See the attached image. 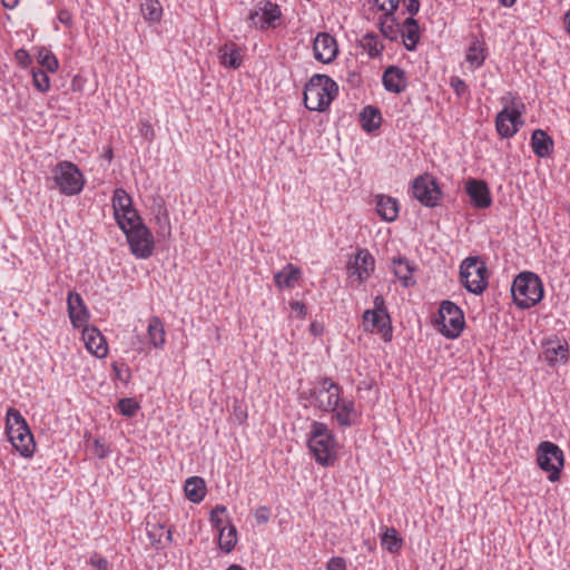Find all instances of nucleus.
Masks as SVG:
<instances>
[{"instance_id":"f257e3e1","label":"nucleus","mask_w":570,"mask_h":570,"mask_svg":"<svg viewBox=\"0 0 570 570\" xmlns=\"http://www.w3.org/2000/svg\"><path fill=\"white\" fill-rule=\"evenodd\" d=\"M336 440L328 426L313 421L307 435V446L315 461L322 466H331L336 461Z\"/></svg>"},{"instance_id":"f03ea898","label":"nucleus","mask_w":570,"mask_h":570,"mask_svg":"<svg viewBox=\"0 0 570 570\" xmlns=\"http://www.w3.org/2000/svg\"><path fill=\"white\" fill-rule=\"evenodd\" d=\"M338 94L337 83L326 75L312 76L304 88L303 101L311 111H325Z\"/></svg>"},{"instance_id":"7ed1b4c3","label":"nucleus","mask_w":570,"mask_h":570,"mask_svg":"<svg viewBox=\"0 0 570 570\" xmlns=\"http://www.w3.org/2000/svg\"><path fill=\"white\" fill-rule=\"evenodd\" d=\"M511 294L518 307L528 309L542 299L543 285L537 274L522 272L514 278L511 285Z\"/></svg>"},{"instance_id":"20e7f679","label":"nucleus","mask_w":570,"mask_h":570,"mask_svg":"<svg viewBox=\"0 0 570 570\" xmlns=\"http://www.w3.org/2000/svg\"><path fill=\"white\" fill-rule=\"evenodd\" d=\"M460 279L465 289L480 295L488 287V267L479 256H469L460 265Z\"/></svg>"},{"instance_id":"39448f33","label":"nucleus","mask_w":570,"mask_h":570,"mask_svg":"<svg viewBox=\"0 0 570 570\" xmlns=\"http://www.w3.org/2000/svg\"><path fill=\"white\" fill-rule=\"evenodd\" d=\"M126 235L131 254L139 259H147L154 254L155 240L150 229L142 219L136 220L121 229Z\"/></svg>"},{"instance_id":"423d86ee","label":"nucleus","mask_w":570,"mask_h":570,"mask_svg":"<svg viewBox=\"0 0 570 570\" xmlns=\"http://www.w3.org/2000/svg\"><path fill=\"white\" fill-rule=\"evenodd\" d=\"M537 463L542 471L549 473L550 482H557L564 466L563 451L556 443L543 441L537 448Z\"/></svg>"},{"instance_id":"0eeeda50","label":"nucleus","mask_w":570,"mask_h":570,"mask_svg":"<svg viewBox=\"0 0 570 570\" xmlns=\"http://www.w3.org/2000/svg\"><path fill=\"white\" fill-rule=\"evenodd\" d=\"M53 180L61 194L78 195L85 185L83 175L71 161H60L52 169Z\"/></svg>"},{"instance_id":"6e6552de","label":"nucleus","mask_w":570,"mask_h":570,"mask_svg":"<svg viewBox=\"0 0 570 570\" xmlns=\"http://www.w3.org/2000/svg\"><path fill=\"white\" fill-rule=\"evenodd\" d=\"M524 104L517 96L510 99V107L505 106L495 117V129L502 138H511L514 136L519 127L523 125L521 120L524 111Z\"/></svg>"},{"instance_id":"1a4fd4ad","label":"nucleus","mask_w":570,"mask_h":570,"mask_svg":"<svg viewBox=\"0 0 570 570\" xmlns=\"http://www.w3.org/2000/svg\"><path fill=\"white\" fill-rule=\"evenodd\" d=\"M438 324L441 333L448 338H456L464 327V315L461 308L451 301H443L439 309Z\"/></svg>"},{"instance_id":"9d476101","label":"nucleus","mask_w":570,"mask_h":570,"mask_svg":"<svg viewBox=\"0 0 570 570\" xmlns=\"http://www.w3.org/2000/svg\"><path fill=\"white\" fill-rule=\"evenodd\" d=\"M342 387L330 377H323L318 385L311 390L313 405L321 411L328 412L340 401Z\"/></svg>"},{"instance_id":"9b49d317","label":"nucleus","mask_w":570,"mask_h":570,"mask_svg":"<svg viewBox=\"0 0 570 570\" xmlns=\"http://www.w3.org/2000/svg\"><path fill=\"white\" fill-rule=\"evenodd\" d=\"M112 207L115 219L120 229H125L127 225H131L141 218L138 212L132 207L131 197L122 188H117L114 191Z\"/></svg>"},{"instance_id":"f8f14e48","label":"nucleus","mask_w":570,"mask_h":570,"mask_svg":"<svg viewBox=\"0 0 570 570\" xmlns=\"http://www.w3.org/2000/svg\"><path fill=\"white\" fill-rule=\"evenodd\" d=\"M414 197L426 207H434L439 204L441 190L431 176H420L413 181Z\"/></svg>"},{"instance_id":"ddd939ff","label":"nucleus","mask_w":570,"mask_h":570,"mask_svg":"<svg viewBox=\"0 0 570 570\" xmlns=\"http://www.w3.org/2000/svg\"><path fill=\"white\" fill-rule=\"evenodd\" d=\"M8 436L12 446L23 456L31 458L36 443L28 425L9 428Z\"/></svg>"},{"instance_id":"4468645a","label":"nucleus","mask_w":570,"mask_h":570,"mask_svg":"<svg viewBox=\"0 0 570 570\" xmlns=\"http://www.w3.org/2000/svg\"><path fill=\"white\" fill-rule=\"evenodd\" d=\"M543 357L550 366L564 364L569 358V345L567 341L557 336L547 338L543 343Z\"/></svg>"},{"instance_id":"2eb2a0df","label":"nucleus","mask_w":570,"mask_h":570,"mask_svg":"<svg viewBox=\"0 0 570 570\" xmlns=\"http://www.w3.org/2000/svg\"><path fill=\"white\" fill-rule=\"evenodd\" d=\"M373 271L374 258L367 249H358L355 256L350 258L347 263L348 276H356L358 282L365 281Z\"/></svg>"},{"instance_id":"dca6fc26","label":"nucleus","mask_w":570,"mask_h":570,"mask_svg":"<svg viewBox=\"0 0 570 570\" xmlns=\"http://www.w3.org/2000/svg\"><path fill=\"white\" fill-rule=\"evenodd\" d=\"M313 51L316 60L330 63L338 53L336 40L330 33L321 32L314 39Z\"/></svg>"},{"instance_id":"f3484780","label":"nucleus","mask_w":570,"mask_h":570,"mask_svg":"<svg viewBox=\"0 0 570 570\" xmlns=\"http://www.w3.org/2000/svg\"><path fill=\"white\" fill-rule=\"evenodd\" d=\"M68 314L75 327H82L89 320V312L80 294L69 292L67 297Z\"/></svg>"},{"instance_id":"a211bd4d","label":"nucleus","mask_w":570,"mask_h":570,"mask_svg":"<svg viewBox=\"0 0 570 570\" xmlns=\"http://www.w3.org/2000/svg\"><path fill=\"white\" fill-rule=\"evenodd\" d=\"M466 194L476 208H488L491 203L490 189L484 180L471 178L466 181Z\"/></svg>"},{"instance_id":"6ab92c4d","label":"nucleus","mask_w":570,"mask_h":570,"mask_svg":"<svg viewBox=\"0 0 570 570\" xmlns=\"http://www.w3.org/2000/svg\"><path fill=\"white\" fill-rule=\"evenodd\" d=\"M333 407L328 412L332 413V417L336 420L340 426L350 428L355 423L357 412L353 400L340 397V401Z\"/></svg>"},{"instance_id":"aec40b11","label":"nucleus","mask_w":570,"mask_h":570,"mask_svg":"<svg viewBox=\"0 0 570 570\" xmlns=\"http://www.w3.org/2000/svg\"><path fill=\"white\" fill-rule=\"evenodd\" d=\"M382 82L386 91L400 94L407 86L406 73L397 66H389L383 72Z\"/></svg>"},{"instance_id":"412c9836","label":"nucleus","mask_w":570,"mask_h":570,"mask_svg":"<svg viewBox=\"0 0 570 570\" xmlns=\"http://www.w3.org/2000/svg\"><path fill=\"white\" fill-rule=\"evenodd\" d=\"M365 323H371V331H376L382 334L383 338L387 342L392 338V325L389 313H377L366 309L363 315Z\"/></svg>"},{"instance_id":"4be33fe9","label":"nucleus","mask_w":570,"mask_h":570,"mask_svg":"<svg viewBox=\"0 0 570 570\" xmlns=\"http://www.w3.org/2000/svg\"><path fill=\"white\" fill-rule=\"evenodd\" d=\"M375 205L376 213L383 220L389 223L396 220L400 212V205L396 198L379 194L375 196Z\"/></svg>"},{"instance_id":"5701e85b","label":"nucleus","mask_w":570,"mask_h":570,"mask_svg":"<svg viewBox=\"0 0 570 570\" xmlns=\"http://www.w3.org/2000/svg\"><path fill=\"white\" fill-rule=\"evenodd\" d=\"M83 342L87 350L97 357L106 356L108 352L107 344L101 333L96 328L86 327L82 333Z\"/></svg>"},{"instance_id":"b1692460","label":"nucleus","mask_w":570,"mask_h":570,"mask_svg":"<svg viewBox=\"0 0 570 570\" xmlns=\"http://www.w3.org/2000/svg\"><path fill=\"white\" fill-rule=\"evenodd\" d=\"M531 147L538 157L547 158L553 151V140L544 130L535 129L531 136Z\"/></svg>"},{"instance_id":"393cba45","label":"nucleus","mask_w":570,"mask_h":570,"mask_svg":"<svg viewBox=\"0 0 570 570\" xmlns=\"http://www.w3.org/2000/svg\"><path fill=\"white\" fill-rule=\"evenodd\" d=\"M146 531H147V537L149 539L150 544L156 550L165 548V543L163 541V537H164L165 533H166L165 541L167 543H170L171 540H173L171 530L170 529L166 530L165 525L160 524L159 522H154L153 523L150 521H147V523H146Z\"/></svg>"},{"instance_id":"a878e982","label":"nucleus","mask_w":570,"mask_h":570,"mask_svg":"<svg viewBox=\"0 0 570 570\" xmlns=\"http://www.w3.org/2000/svg\"><path fill=\"white\" fill-rule=\"evenodd\" d=\"M147 335L149 343L155 348H163L166 344V331L163 321L158 316L148 320Z\"/></svg>"},{"instance_id":"bb28decb","label":"nucleus","mask_w":570,"mask_h":570,"mask_svg":"<svg viewBox=\"0 0 570 570\" xmlns=\"http://www.w3.org/2000/svg\"><path fill=\"white\" fill-rule=\"evenodd\" d=\"M218 55L224 67L237 69L242 65L243 56L240 48L236 43H225L219 48Z\"/></svg>"},{"instance_id":"cd10ccee","label":"nucleus","mask_w":570,"mask_h":570,"mask_svg":"<svg viewBox=\"0 0 570 570\" xmlns=\"http://www.w3.org/2000/svg\"><path fill=\"white\" fill-rule=\"evenodd\" d=\"M419 30L417 20L413 17L406 18L402 23L400 33L402 36L403 43L409 51L414 50L420 40Z\"/></svg>"},{"instance_id":"c85d7f7f","label":"nucleus","mask_w":570,"mask_h":570,"mask_svg":"<svg viewBox=\"0 0 570 570\" xmlns=\"http://www.w3.org/2000/svg\"><path fill=\"white\" fill-rule=\"evenodd\" d=\"M301 269L297 266L288 263L283 267V269L274 275V282L275 285L281 289L292 288L294 287V284L301 278Z\"/></svg>"},{"instance_id":"c756f323","label":"nucleus","mask_w":570,"mask_h":570,"mask_svg":"<svg viewBox=\"0 0 570 570\" xmlns=\"http://www.w3.org/2000/svg\"><path fill=\"white\" fill-rule=\"evenodd\" d=\"M186 498L193 503H200L206 495V483L199 476H190L184 487Z\"/></svg>"},{"instance_id":"7c9ffc66","label":"nucleus","mask_w":570,"mask_h":570,"mask_svg":"<svg viewBox=\"0 0 570 570\" xmlns=\"http://www.w3.org/2000/svg\"><path fill=\"white\" fill-rule=\"evenodd\" d=\"M485 57L487 52L484 41L478 38H473L466 50L465 60L472 68L476 69L484 63Z\"/></svg>"},{"instance_id":"2f4dec72","label":"nucleus","mask_w":570,"mask_h":570,"mask_svg":"<svg viewBox=\"0 0 570 570\" xmlns=\"http://www.w3.org/2000/svg\"><path fill=\"white\" fill-rule=\"evenodd\" d=\"M392 264L394 275L402 282L404 287H409L414 284L412 281L414 266L406 258H394Z\"/></svg>"},{"instance_id":"473e14b6","label":"nucleus","mask_w":570,"mask_h":570,"mask_svg":"<svg viewBox=\"0 0 570 570\" xmlns=\"http://www.w3.org/2000/svg\"><path fill=\"white\" fill-rule=\"evenodd\" d=\"M259 6L262 10L263 29L274 28L275 21L278 20L282 16L279 7L269 0L261 1Z\"/></svg>"},{"instance_id":"72a5a7b5","label":"nucleus","mask_w":570,"mask_h":570,"mask_svg":"<svg viewBox=\"0 0 570 570\" xmlns=\"http://www.w3.org/2000/svg\"><path fill=\"white\" fill-rule=\"evenodd\" d=\"M360 47L367 52L370 58L379 57L384 50V45L380 37L375 33L368 32L358 40Z\"/></svg>"},{"instance_id":"f704fd0d","label":"nucleus","mask_w":570,"mask_h":570,"mask_svg":"<svg viewBox=\"0 0 570 570\" xmlns=\"http://www.w3.org/2000/svg\"><path fill=\"white\" fill-rule=\"evenodd\" d=\"M383 11L384 20H382L380 23V30L385 38L394 41L400 35L401 24L395 18L394 13H391V16L389 14V9Z\"/></svg>"},{"instance_id":"c9c22d12","label":"nucleus","mask_w":570,"mask_h":570,"mask_svg":"<svg viewBox=\"0 0 570 570\" xmlns=\"http://www.w3.org/2000/svg\"><path fill=\"white\" fill-rule=\"evenodd\" d=\"M362 127L371 132L381 126L382 116L380 110L373 106H366L361 112Z\"/></svg>"},{"instance_id":"e433bc0d","label":"nucleus","mask_w":570,"mask_h":570,"mask_svg":"<svg viewBox=\"0 0 570 570\" xmlns=\"http://www.w3.org/2000/svg\"><path fill=\"white\" fill-rule=\"evenodd\" d=\"M140 10L145 20L149 22H159L163 17V7L159 0H142Z\"/></svg>"},{"instance_id":"4c0bfd02","label":"nucleus","mask_w":570,"mask_h":570,"mask_svg":"<svg viewBox=\"0 0 570 570\" xmlns=\"http://www.w3.org/2000/svg\"><path fill=\"white\" fill-rule=\"evenodd\" d=\"M403 540L399 537L394 528H386L381 537V544L391 553L397 552L402 547Z\"/></svg>"},{"instance_id":"58836bf2","label":"nucleus","mask_w":570,"mask_h":570,"mask_svg":"<svg viewBox=\"0 0 570 570\" xmlns=\"http://www.w3.org/2000/svg\"><path fill=\"white\" fill-rule=\"evenodd\" d=\"M225 530L226 528L219 531L218 546L224 552L229 553L237 543V530L232 523L228 525L227 533Z\"/></svg>"},{"instance_id":"ea45409f","label":"nucleus","mask_w":570,"mask_h":570,"mask_svg":"<svg viewBox=\"0 0 570 570\" xmlns=\"http://www.w3.org/2000/svg\"><path fill=\"white\" fill-rule=\"evenodd\" d=\"M155 219L158 225V234L163 237L170 235V220L168 212L163 204H159L155 209Z\"/></svg>"},{"instance_id":"a19ab883","label":"nucleus","mask_w":570,"mask_h":570,"mask_svg":"<svg viewBox=\"0 0 570 570\" xmlns=\"http://www.w3.org/2000/svg\"><path fill=\"white\" fill-rule=\"evenodd\" d=\"M37 59L41 67L49 72L57 71L59 67L56 56L45 47L39 48Z\"/></svg>"},{"instance_id":"79ce46f5","label":"nucleus","mask_w":570,"mask_h":570,"mask_svg":"<svg viewBox=\"0 0 570 570\" xmlns=\"http://www.w3.org/2000/svg\"><path fill=\"white\" fill-rule=\"evenodd\" d=\"M117 406L119 409V412L127 417L135 416L138 410L140 409L139 403L131 397L120 399L118 401Z\"/></svg>"},{"instance_id":"37998d69","label":"nucleus","mask_w":570,"mask_h":570,"mask_svg":"<svg viewBox=\"0 0 570 570\" xmlns=\"http://www.w3.org/2000/svg\"><path fill=\"white\" fill-rule=\"evenodd\" d=\"M47 70H32V83L40 92H47L50 88V79Z\"/></svg>"},{"instance_id":"c03bdc74","label":"nucleus","mask_w":570,"mask_h":570,"mask_svg":"<svg viewBox=\"0 0 570 570\" xmlns=\"http://www.w3.org/2000/svg\"><path fill=\"white\" fill-rule=\"evenodd\" d=\"M28 425L21 413L13 407L8 409L7 411V432H9V428H17Z\"/></svg>"},{"instance_id":"a18cd8bd","label":"nucleus","mask_w":570,"mask_h":570,"mask_svg":"<svg viewBox=\"0 0 570 570\" xmlns=\"http://www.w3.org/2000/svg\"><path fill=\"white\" fill-rule=\"evenodd\" d=\"M370 1L373 2V4L376 6L380 11L389 9L390 16H391V13H394L397 10L399 4H400V0H370Z\"/></svg>"},{"instance_id":"49530a36","label":"nucleus","mask_w":570,"mask_h":570,"mask_svg":"<svg viewBox=\"0 0 570 570\" xmlns=\"http://www.w3.org/2000/svg\"><path fill=\"white\" fill-rule=\"evenodd\" d=\"M248 21L250 22L252 27L263 30L262 10L259 4L255 9L249 11Z\"/></svg>"},{"instance_id":"de8ad7c7","label":"nucleus","mask_w":570,"mask_h":570,"mask_svg":"<svg viewBox=\"0 0 570 570\" xmlns=\"http://www.w3.org/2000/svg\"><path fill=\"white\" fill-rule=\"evenodd\" d=\"M94 445H95V454L99 459H106L109 455L110 449L102 440L96 439L94 442Z\"/></svg>"},{"instance_id":"09e8293b","label":"nucleus","mask_w":570,"mask_h":570,"mask_svg":"<svg viewBox=\"0 0 570 570\" xmlns=\"http://www.w3.org/2000/svg\"><path fill=\"white\" fill-rule=\"evenodd\" d=\"M90 564L96 568L97 570H108L109 569V562L106 558L99 556L98 553H95L90 558Z\"/></svg>"},{"instance_id":"8fccbe9b","label":"nucleus","mask_w":570,"mask_h":570,"mask_svg":"<svg viewBox=\"0 0 570 570\" xmlns=\"http://www.w3.org/2000/svg\"><path fill=\"white\" fill-rule=\"evenodd\" d=\"M269 509L265 505L259 507L254 513V518L258 524L267 523L269 520Z\"/></svg>"},{"instance_id":"3c124183","label":"nucleus","mask_w":570,"mask_h":570,"mask_svg":"<svg viewBox=\"0 0 570 570\" xmlns=\"http://www.w3.org/2000/svg\"><path fill=\"white\" fill-rule=\"evenodd\" d=\"M326 570H347L345 559L341 557L331 558L327 562Z\"/></svg>"},{"instance_id":"603ef678","label":"nucleus","mask_w":570,"mask_h":570,"mask_svg":"<svg viewBox=\"0 0 570 570\" xmlns=\"http://www.w3.org/2000/svg\"><path fill=\"white\" fill-rule=\"evenodd\" d=\"M451 87L453 88L454 92L458 96H462L463 94H465L468 91L466 83L458 77H453L451 79Z\"/></svg>"},{"instance_id":"864d4df0","label":"nucleus","mask_w":570,"mask_h":570,"mask_svg":"<svg viewBox=\"0 0 570 570\" xmlns=\"http://www.w3.org/2000/svg\"><path fill=\"white\" fill-rule=\"evenodd\" d=\"M14 57L19 65L22 67H28L31 63V57L24 49H18L14 53Z\"/></svg>"},{"instance_id":"5fc2aeb1","label":"nucleus","mask_w":570,"mask_h":570,"mask_svg":"<svg viewBox=\"0 0 570 570\" xmlns=\"http://www.w3.org/2000/svg\"><path fill=\"white\" fill-rule=\"evenodd\" d=\"M289 306H291L292 312H294L297 317H301V318L305 317L306 306L304 303L294 301V302L289 303Z\"/></svg>"},{"instance_id":"6e6d98bb","label":"nucleus","mask_w":570,"mask_h":570,"mask_svg":"<svg viewBox=\"0 0 570 570\" xmlns=\"http://www.w3.org/2000/svg\"><path fill=\"white\" fill-rule=\"evenodd\" d=\"M405 10L413 17L420 10V1L419 0H403Z\"/></svg>"},{"instance_id":"4d7b16f0","label":"nucleus","mask_w":570,"mask_h":570,"mask_svg":"<svg viewBox=\"0 0 570 570\" xmlns=\"http://www.w3.org/2000/svg\"><path fill=\"white\" fill-rule=\"evenodd\" d=\"M373 303H374V308L371 309L372 312L387 313V311L385 308V301L382 295L375 296Z\"/></svg>"},{"instance_id":"13d9d810","label":"nucleus","mask_w":570,"mask_h":570,"mask_svg":"<svg viewBox=\"0 0 570 570\" xmlns=\"http://www.w3.org/2000/svg\"><path fill=\"white\" fill-rule=\"evenodd\" d=\"M209 521H210L213 528L216 529L218 532L220 530L225 529L224 522H223V519H222L220 515H218V514H216V515L215 514H210Z\"/></svg>"},{"instance_id":"bf43d9fd","label":"nucleus","mask_w":570,"mask_h":570,"mask_svg":"<svg viewBox=\"0 0 570 570\" xmlns=\"http://www.w3.org/2000/svg\"><path fill=\"white\" fill-rule=\"evenodd\" d=\"M58 19L61 23L69 26L71 23V14L67 10H61L58 14Z\"/></svg>"},{"instance_id":"052dcab7","label":"nucleus","mask_w":570,"mask_h":570,"mask_svg":"<svg viewBox=\"0 0 570 570\" xmlns=\"http://www.w3.org/2000/svg\"><path fill=\"white\" fill-rule=\"evenodd\" d=\"M19 0H2V4L7 9H14L18 6Z\"/></svg>"},{"instance_id":"680f3d73","label":"nucleus","mask_w":570,"mask_h":570,"mask_svg":"<svg viewBox=\"0 0 570 570\" xmlns=\"http://www.w3.org/2000/svg\"><path fill=\"white\" fill-rule=\"evenodd\" d=\"M226 512V507L225 505H222V504H218L216 505L212 511H210V514H218V515H222L223 513Z\"/></svg>"},{"instance_id":"e2e57ef3","label":"nucleus","mask_w":570,"mask_h":570,"mask_svg":"<svg viewBox=\"0 0 570 570\" xmlns=\"http://www.w3.org/2000/svg\"><path fill=\"white\" fill-rule=\"evenodd\" d=\"M566 21V30L568 33H570V10L564 16Z\"/></svg>"},{"instance_id":"0e129e2a","label":"nucleus","mask_w":570,"mask_h":570,"mask_svg":"<svg viewBox=\"0 0 570 570\" xmlns=\"http://www.w3.org/2000/svg\"><path fill=\"white\" fill-rule=\"evenodd\" d=\"M503 7H512L515 3V0H498Z\"/></svg>"},{"instance_id":"69168bd1","label":"nucleus","mask_w":570,"mask_h":570,"mask_svg":"<svg viewBox=\"0 0 570 570\" xmlns=\"http://www.w3.org/2000/svg\"><path fill=\"white\" fill-rule=\"evenodd\" d=\"M227 570H244V569L238 564H232L227 568Z\"/></svg>"},{"instance_id":"338daca9","label":"nucleus","mask_w":570,"mask_h":570,"mask_svg":"<svg viewBox=\"0 0 570 570\" xmlns=\"http://www.w3.org/2000/svg\"><path fill=\"white\" fill-rule=\"evenodd\" d=\"M106 157L111 158V150H108V154H106Z\"/></svg>"},{"instance_id":"774afa93","label":"nucleus","mask_w":570,"mask_h":570,"mask_svg":"<svg viewBox=\"0 0 570 570\" xmlns=\"http://www.w3.org/2000/svg\"><path fill=\"white\" fill-rule=\"evenodd\" d=\"M106 157L111 158V150H108V154H106Z\"/></svg>"}]
</instances>
